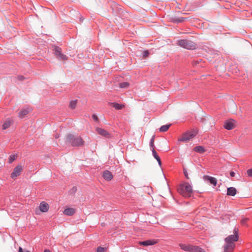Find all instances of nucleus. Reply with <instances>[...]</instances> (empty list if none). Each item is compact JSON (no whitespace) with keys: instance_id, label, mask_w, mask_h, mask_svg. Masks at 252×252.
<instances>
[{"instance_id":"1","label":"nucleus","mask_w":252,"mask_h":252,"mask_svg":"<svg viewBox=\"0 0 252 252\" xmlns=\"http://www.w3.org/2000/svg\"><path fill=\"white\" fill-rule=\"evenodd\" d=\"M239 239L238 229L235 227L234 234L230 235L225 238V244L223 246L224 252H232L235 247V242Z\"/></svg>"},{"instance_id":"2","label":"nucleus","mask_w":252,"mask_h":252,"mask_svg":"<svg viewBox=\"0 0 252 252\" xmlns=\"http://www.w3.org/2000/svg\"><path fill=\"white\" fill-rule=\"evenodd\" d=\"M178 191L185 197H191L193 192L192 186L188 182H184L180 184L178 188Z\"/></svg>"},{"instance_id":"3","label":"nucleus","mask_w":252,"mask_h":252,"mask_svg":"<svg viewBox=\"0 0 252 252\" xmlns=\"http://www.w3.org/2000/svg\"><path fill=\"white\" fill-rule=\"evenodd\" d=\"M65 142L73 147L80 146L84 144V141L80 136L70 133L67 134Z\"/></svg>"},{"instance_id":"4","label":"nucleus","mask_w":252,"mask_h":252,"mask_svg":"<svg viewBox=\"0 0 252 252\" xmlns=\"http://www.w3.org/2000/svg\"><path fill=\"white\" fill-rule=\"evenodd\" d=\"M180 247L184 251L189 252H205L204 250L198 246L191 245H186L185 244H180Z\"/></svg>"},{"instance_id":"5","label":"nucleus","mask_w":252,"mask_h":252,"mask_svg":"<svg viewBox=\"0 0 252 252\" xmlns=\"http://www.w3.org/2000/svg\"><path fill=\"white\" fill-rule=\"evenodd\" d=\"M197 133V131L195 129L187 131L183 134L182 137L179 139V141L181 142H188L195 137Z\"/></svg>"},{"instance_id":"6","label":"nucleus","mask_w":252,"mask_h":252,"mask_svg":"<svg viewBox=\"0 0 252 252\" xmlns=\"http://www.w3.org/2000/svg\"><path fill=\"white\" fill-rule=\"evenodd\" d=\"M178 43L180 46L189 50L194 49L196 46L193 42L187 39L179 40Z\"/></svg>"},{"instance_id":"7","label":"nucleus","mask_w":252,"mask_h":252,"mask_svg":"<svg viewBox=\"0 0 252 252\" xmlns=\"http://www.w3.org/2000/svg\"><path fill=\"white\" fill-rule=\"evenodd\" d=\"M53 53L59 60H66L67 57L62 53V49L57 46H53Z\"/></svg>"},{"instance_id":"8","label":"nucleus","mask_w":252,"mask_h":252,"mask_svg":"<svg viewBox=\"0 0 252 252\" xmlns=\"http://www.w3.org/2000/svg\"><path fill=\"white\" fill-rule=\"evenodd\" d=\"M22 170L23 166L22 164H18L14 168L13 171L11 174V178L13 179H15L17 176H19L21 174V173Z\"/></svg>"},{"instance_id":"9","label":"nucleus","mask_w":252,"mask_h":252,"mask_svg":"<svg viewBox=\"0 0 252 252\" xmlns=\"http://www.w3.org/2000/svg\"><path fill=\"white\" fill-rule=\"evenodd\" d=\"M96 131L99 135L106 138H110L111 137L110 134L104 129L100 127H97L96 128Z\"/></svg>"},{"instance_id":"10","label":"nucleus","mask_w":252,"mask_h":252,"mask_svg":"<svg viewBox=\"0 0 252 252\" xmlns=\"http://www.w3.org/2000/svg\"><path fill=\"white\" fill-rule=\"evenodd\" d=\"M157 241L154 239H149L143 241H140L139 244L144 246H152L157 243Z\"/></svg>"},{"instance_id":"11","label":"nucleus","mask_w":252,"mask_h":252,"mask_svg":"<svg viewBox=\"0 0 252 252\" xmlns=\"http://www.w3.org/2000/svg\"><path fill=\"white\" fill-rule=\"evenodd\" d=\"M39 209L42 212H47L49 210V205L47 203L42 201L39 205Z\"/></svg>"},{"instance_id":"12","label":"nucleus","mask_w":252,"mask_h":252,"mask_svg":"<svg viewBox=\"0 0 252 252\" xmlns=\"http://www.w3.org/2000/svg\"><path fill=\"white\" fill-rule=\"evenodd\" d=\"M103 177L105 180L109 181L113 178V175L109 171L105 170L103 173Z\"/></svg>"},{"instance_id":"13","label":"nucleus","mask_w":252,"mask_h":252,"mask_svg":"<svg viewBox=\"0 0 252 252\" xmlns=\"http://www.w3.org/2000/svg\"><path fill=\"white\" fill-rule=\"evenodd\" d=\"M204 178L214 186H216L217 185V181L215 178L206 175L204 176Z\"/></svg>"},{"instance_id":"14","label":"nucleus","mask_w":252,"mask_h":252,"mask_svg":"<svg viewBox=\"0 0 252 252\" xmlns=\"http://www.w3.org/2000/svg\"><path fill=\"white\" fill-rule=\"evenodd\" d=\"M187 18L182 17H174L171 18V21L176 24L184 22Z\"/></svg>"},{"instance_id":"15","label":"nucleus","mask_w":252,"mask_h":252,"mask_svg":"<svg viewBox=\"0 0 252 252\" xmlns=\"http://www.w3.org/2000/svg\"><path fill=\"white\" fill-rule=\"evenodd\" d=\"M30 111V109L28 108H24L22 109L18 113L19 117L22 119L25 117L26 115H27L29 112Z\"/></svg>"},{"instance_id":"16","label":"nucleus","mask_w":252,"mask_h":252,"mask_svg":"<svg viewBox=\"0 0 252 252\" xmlns=\"http://www.w3.org/2000/svg\"><path fill=\"white\" fill-rule=\"evenodd\" d=\"M75 212V209L72 208H67L64 209L63 213L68 216H71Z\"/></svg>"},{"instance_id":"17","label":"nucleus","mask_w":252,"mask_h":252,"mask_svg":"<svg viewBox=\"0 0 252 252\" xmlns=\"http://www.w3.org/2000/svg\"><path fill=\"white\" fill-rule=\"evenodd\" d=\"M234 123L232 121H226L224 124V127L227 130H231L233 128Z\"/></svg>"},{"instance_id":"18","label":"nucleus","mask_w":252,"mask_h":252,"mask_svg":"<svg viewBox=\"0 0 252 252\" xmlns=\"http://www.w3.org/2000/svg\"><path fill=\"white\" fill-rule=\"evenodd\" d=\"M13 124V121L9 119H7L3 123L2 128L3 129L8 128Z\"/></svg>"},{"instance_id":"19","label":"nucleus","mask_w":252,"mask_h":252,"mask_svg":"<svg viewBox=\"0 0 252 252\" xmlns=\"http://www.w3.org/2000/svg\"><path fill=\"white\" fill-rule=\"evenodd\" d=\"M152 152V155L154 158L157 160L158 162V165L161 166V161L160 160V157L158 156L157 153L156 152V150L154 148H153L151 149Z\"/></svg>"},{"instance_id":"20","label":"nucleus","mask_w":252,"mask_h":252,"mask_svg":"<svg viewBox=\"0 0 252 252\" xmlns=\"http://www.w3.org/2000/svg\"><path fill=\"white\" fill-rule=\"evenodd\" d=\"M237 192L236 189L234 187H229L227 189V194L230 196H234Z\"/></svg>"},{"instance_id":"21","label":"nucleus","mask_w":252,"mask_h":252,"mask_svg":"<svg viewBox=\"0 0 252 252\" xmlns=\"http://www.w3.org/2000/svg\"><path fill=\"white\" fill-rule=\"evenodd\" d=\"M193 150L195 152L199 153V154H203V153H204L205 152V149L202 146H195Z\"/></svg>"},{"instance_id":"22","label":"nucleus","mask_w":252,"mask_h":252,"mask_svg":"<svg viewBox=\"0 0 252 252\" xmlns=\"http://www.w3.org/2000/svg\"><path fill=\"white\" fill-rule=\"evenodd\" d=\"M111 104L117 110H121L124 107V105L116 102L111 103Z\"/></svg>"},{"instance_id":"23","label":"nucleus","mask_w":252,"mask_h":252,"mask_svg":"<svg viewBox=\"0 0 252 252\" xmlns=\"http://www.w3.org/2000/svg\"><path fill=\"white\" fill-rule=\"evenodd\" d=\"M171 124H169V125H166L162 126L159 128V131L160 132H165V131H167V130L169 129V128L171 126Z\"/></svg>"},{"instance_id":"24","label":"nucleus","mask_w":252,"mask_h":252,"mask_svg":"<svg viewBox=\"0 0 252 252\" xmlns=\"http://www.w3.org/2000/svg\"><path fill=\"white\" fill-rule=\"evenodd\" d=\"M129 83L127 82H124L122 83H120L119 84V87L120 88H127L129 86Z\"/></svg>"},{"instance_id":"25","label":"nucleus","mask_w":252,"mask_h":252,"mask_svg":"<svg viewBox=\"0 0 252 252\" xmlns=\"http://www.w3.org/2000/svg\"><path fill=\"white\" fill-rule=\"evenodd\" d=\"M77 101L72 100L70 102L69 106L72 109H74L76 106Z\"/></svg>"},{"instance_id":"26","label":"nucleus","mask_w":252,"mask_h":252,"mask_svg":"<svg viewBox=\"0 0 252 252\" xmlns=\"http://www.w3.org/2000/svg\"><path fill=\"white\" fill-rule=\"evenodd\" d=\"M16 158V156L14 155H12L10 156L9 159H8V162L9 163H11L13 162Z\"/></svg>"},{"instance_id":"27","label":"nucleus","mask_w":252,"mask_h":252,"mask_svg":"<svg viewBox=\"0 0 252 252\" xmlns=\"http://www.w3.org/2000/svg\"><path fill=\"white\" fill-rule=\"evenodd\" d=\"M154 140H155V135H153L151 139L150 140V147L153 148H154Z\"/></svg>"},{"instance_id":"28","label":"nucleus","mask_w":252,"mask_h":252,"mask_svg":"<svg viewBox=\"0 0 252 252\" xmlns=\"http://www.w3.org/2000/svg\"><path fill=\"white\" fill-rule=\"evenodd\" d=\"M141 55L143 58H145L149 55V52L148 50L144 51L142 52Z\"/></svg>"},{"instance_id":"29","label":"nucleus","mask_w":252,"mask_h":252,"mask_svg":"<svg viewBox=\"0 0 252 252\" xmlns=\"http://www.w3.org/2000/svg\"><path fill=\"white\" fill-rule=\"evenodd\" d=\"M104 251H105V249L101 247H97V248L96 249L97 252H104Z\"/></svg>"},{"instance_id":"30","label":"nucleus","mask_w":252,"mask_h":252,"mask_svg":"<svg viewBox=\"0 0 252 252\" xmlns=\"http://www.w3.org/2000/svg\"><path fill=\"white\" fill-rule=\"evenodd\" d=\"M247 174L248 176L252 178V169H250L247 170Z\"/></svg>"},{"instance_id":"31","label":"nucleus","mask_w":252,"mask_h":252,"mask_svg":"<svg viewBox=\"0 0 252 252\" xmlns=\"http://www.w3.org/2000/svg\"><path fill=\"white\" fill-rule=\"evenodd\" d=\"M77 188L76 187H73L72 189L70 190V192L71 193H74L76 191Z\"/></svg>"},{"instance_id":"32","label":"nucleus","mask_w":252,"mask_h":252,"mask_svg":"<svg viewBox=\"0 0 252 252\" xmlns=\"http://www.w3.org/2000/svg\"><path fill=\"white\" fill-rule=\"evenodd\" d=\"M184 174L187 179H189L188 172L185 169H184Z\"/></svg>"},{"instance_id":"33","label":"nucleus","mask_w":252,"mask_h":252,"mask_svg":"<svg viewBox=\"0 0 252 252\" xmlns=\"http://www.w3.org/2000/svg\"><path fill=\"white\" fill-rule=\"evenodd\" d=\"M18 252H30L29 251L26 250H23L21 247L19 248Z\"/></svg>"},{"instance_id":"34","label":"nucleus","mask_w":252,"mask_h":252,"mask_svg":"<svg viewBox=\"0 0 252 252\" xmlns=\"http://www.w3.org/2000/svg\"><path fill=\"white\" fill-rule=\"evenodd\" d=\"M92 118L95 121H98V118L97 117L96 115H95V114H93V116H92Z\"/></svg>"},{"instance_id":"35","label":"nucleus","mask_w":252,"mask_h":252,"mask_svg":"<svg viewBox=\"0 0 252 252\" xmlns=\"http://www.w3.org/2000/svg\"><path fill=\"white\" fill-rule=\"evenodd\" d=\"M18 78L19 80L20 81H22L24 80V77L23 76H22V75H19L18 76Z\"/></svg>"},{"instance_id":"36","label":"nucleus","mask_w":252,"mask_h":252,"mask_svg":"<svg viewBox=\"0 0 252 252\" xmlns=\"http://www.w3.org/2000/svg\"><path fill=\"white\" fill-rule=\"evenodd\" d=\"M235 173L234 171H231L230 172V175L231 177H234L235 176Z\"/></svg>"},{"instance_id":"37","label":"nucleus","mask_w":252,"mask_h":252,"mask_svg":"<svg viewBox=\"0 0 252 252\" xmlns=\"http://www.w3.org/2000/svg\"><path fill=\"white\" fill-rule=\"evenodd\" d=\"M59 137H60V134H56L55 135V138L57 139V138H58Z\"/></svg>"},{"instance_id":"38","label":"nucleus","mask_w":252,"mask_h":252,"mask_svg":"<svg viewBox=\"0 0 252 252\" xmlns=\"http://www.w3.org/2000/svg\"><path fill=\"white\" fill-rule=\"evenodd\" d=\"M44 252H51L50 250L46 249L44 251Z\"/></svg>"},{"instance_id":"39","label":"nucleus","mask_w":252,"mask_h":252,"mask_svg":"<svg viewBox=\"0 0 252 252\" xmlns=\"http://www.w3.org/2000/svg\"><path fill=\"white\" fill-rule=\"evenodd\" d=\"M83 18H82V17H81V18H80V22H83Z\"/></svg>"}]
</instances>
